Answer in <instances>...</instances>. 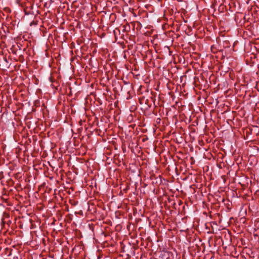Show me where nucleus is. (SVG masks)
Masks as SVG:
<instances>
[{
	"instance_id": "obj_1",
	"label": "nucleus",
	"mask_w": 259,
	"mask_h": 259,
	"mask_svg": "<svg viewBox=\"0 0 259 259\" xmlns=\"http://www.w3.org/2000/svg\"><path fill=\"white\" fill-rule=\"evenodd\" d=\"M124 31L128 32L130 31V26L128 24L123 26Z\"/></svg>"
},
{
	"instance_id": "obj_2",
	"label": "nucleus",
	"mask_w": 259,
	"mask_h": 259,
	"mask_svg": "<svg viewBox=\"0 0 259 259\" xmlns=\"http://www.w3.org/2000/svg\"><path fill=\"white\" fill-rule=\"evenodd\" d=\"M37 24V22H35V21H32V22H31L30 23V25L32 26V25H36Z\"/></svg>"
}]
</instances>
